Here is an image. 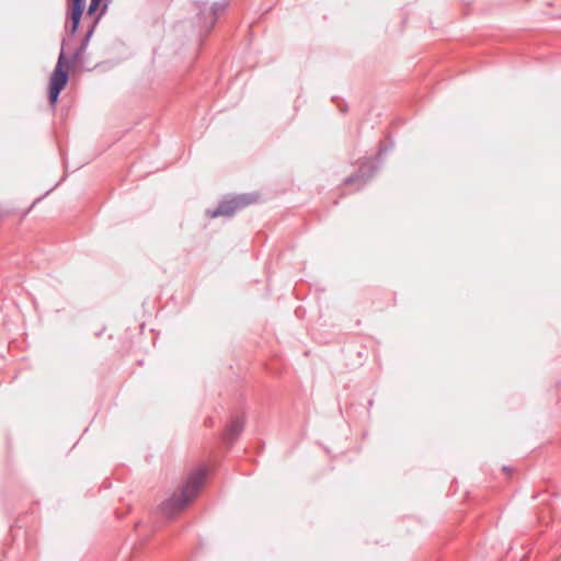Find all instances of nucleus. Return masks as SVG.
<instances>
[{
	"label": "nucleus",
	"instance_id": "nucleus-4",
	"mask_svg": "<svg viewBox=\"0 0 561 561\" xmlns=\"http://www.w3.org/2000/svg\"><path fill=\"white\" fill-rule=\"evenodd\" d=\"M383 154H385V151L382 149H379L376 158H374V159L373 158L365 159L360 163L357 172H355L354 174L347 176L344 180V184L345 185H351V184H354V183H359L357 188L363 187L374 176V174L377 172Z\"/></svg>",
	"mask_w": 561,
	"mask_h": 561
},
{
	"label": "nucleus",
	"instance_id": "nucleus-3",
	"mask_svg": "<svg viewBox=\"0 0 561 561\" xmlns=\"http://www.w3.org/2000/svg\"><path fill=\"white\" fill-rule=\"evenodd\" d=\"M259 199L257 193H247L240 195H227L214 209H207L206 214L210 218H217L220 216L232 217L238 210L254 204Z\"/></svg>",
	"mask_w": 561,
	"mask_h": 561
},
{
	"label": "nucleus",
	"instance_id": "nucleus-13",
	"mask_svg": "<svg viewBox=\"0 0 561 561\" xmlns=\"http://www.w3.org/2000/svg\"><path fill=\"white\" fill-rule=\"evenodd\" d=\"M41 199H42V197L36 198L30 208H32V207H33L37 202H39ZM30 210H31V209H28V210L26 211V214H27Z\"/></svg>",
	"mask_w": 561,
	"mask_h": 561
},
{
	"label": "nucleus",
	"instance_id": "nucleus-1",
	"mask_svg": "<svg viewBox=\"0 0 561 561\" xmlns=\"http://www.w3.org/2000/svg\"><path fill=\"white\" fill-rule=\"evenodd\" d=\"M106 7L107 5L105 3L103 5L100 14L95 18V20L93 21L91 26L85 32L84 36L82 37V39L80 42V45L76 48V50L73 51L70 59H67V57H66L65 38L62 39L61 50L58 56L57 64L53 70V73L50 75L49 83H48V102L53 107H55V105L57 104L60 92L65 89V87L67 85V83L69 81V70H70L71 62L81 61V59L89 46L90 39L94 33V30L99 23V20L101 18V15L103 14V12L105 11Z\"/></svg>",
	"mask_w": 561,
	"mask_h": 561
},
{
	"label": "nucleus",
	"instance_id": "nucleus-16",
	"mask_svg": "<svg viewBox=\"0 0 561 561\" xmlns=\"http://www.w3.org/2000/svg\"><path fill=\"white\" fill-rule=\"evenodd\" d=\"M503 470H504V471H508V470H511V468H510V467L504 466V467H503Z\"/></svg>",
	"mask_w": 561,
	"mask_h": 561
},
{
	"label": "nucleus",
	"instance_id": "nucleus-11",
	"mask_svg": "<svg viewBox=\"0 0 561 561\" xmlns=\"http://www.w3.org/2000/svg\"><path fill=\"white\" fill-rule=\"evenodd\" d=\"M205 425L206 426H213L214 425V420L211 417H208L205 420Z\"/></svg>",
	"mask_w": 561,
	"mask_h": 561
},
{
	"label": "nucleus",
	"instance_id": "nucleus-10",
	"mask_svg": "<svg viewBox=\"0 0 561 561\" xmlns=\"http://www.w3.org/2000/svg\"><path fill=\"white\" fill-rule=\"evenodd\" d=\"M198 8H199L198 18L202 19V15L204 14V12L207 9V2H198Z\"/></svg>",
	"mask_w": 561,
	"mask_h": 561
},
{
	"label": "nucleus",
	"instance_id": "nucleus-15",
	"mask_svg": "<svg viewBox=\"0 0 561 561\" xmlns=\"http://www.w3.org/2000/svg\"><path fill=\"white\" fill-rule=\"evenodd\" d=\"M373 403H374V401H373V399H370V400L368 401V405H369V408L373 405Z\"/></svg>",
	"mask_w": 561,
	"mask_h": 561
},
{
	"label": "nucleus",
	"instance_id": "nucleus-12",
	"mask_svg": "<svg viewBox=\"0 0 561 561\" xmlns=\"http://www.w3.org/2000/svg\"><path fill=\"white\" fill-rule=\"evenodd\" d=\"M340 111L345 113L347 111V105L345 104L344 106H340Z\"/></svg>",
	"mask_w": 561,
	"mask_h": 561
},
{
	"label": "nucleus",
	"instance_id": "nucleus-8",
	"mask_svg": "<svg viewBox=\"0 0 561 561\" xmlns=\"http://www.w3.org/2000/svg\"><path fill=\"white\" fill-rule=\"evenodd\" d=\"M87 0H67V12H84Z\"/></svg>",
	"mask_w": 561,
	"mask_h": 561
},
{
	"label": "nucleus",
	"instance_id": "nucleus-2",
	"mask_svg": "<svg viewBox=\"0 0 561 561\" xmlns=\"http://www.w3.org/2000/svg\"><path fill=\"white\" fill-rule=\"evenodd\" d=\"M206 473L207 471L205 468H199L192 472L182 485L180 493H174L160 505V513L168 518H171L178 512L184 510L198 494L204 484Z\"/></svg>",
	"mask_w": 561,
	"mask_h": 561
},
{
	"label": "nucleus",
	"instance_id": "nucleus-6",
	"mask_svg": "<svg viewBox=\"0 0 561 561\" xmlns=\"http://www.w3.org/2000/svg\"><path fill=\"white\" fill-rule=\"evenodd\" d=\"M229 5V1L228 0H225V1H220V2H215L213 5H211V10H210V15H211V20L208 24H206L205 28H206V32H210L211 28L214 27L216 21H217V16L225 12L226 9L228 8Z\"/></svg>",
	"mask_w": 561,
	"mask_h": 561
},
{
	"label": "nucleus",
	"instance_id": "nucleus-14",
	"mask_svg": "<svg viewBox=\"0 0 561 561\" xmlns=\"http://www.w3.org/2000/svg\"><path fill=\"white\" fill-rule=\"evenodd\" d=\"M4 217V211L0 208V219Z\"/></svg>",
	"mask_w": 561,
	"mask_h": 561
},
{
	"label": "nucleus",
	"instance_id": "nucleus-7",
	"mask_svg": "<svg viewBox=\"0 0 561 561\" xmlns=\"http://www.w3.org/2000/svg\"><path fill=\"white\" fill-rule=\"evenodd\" d=\"M81 12H67V23H66V31L70 35H75L80 26V21L82 18Z\"/></svg>",
	"mask_w": 561,
	"mask_h": 561
},
{
	"label": "nucleus",
	"instance_id": "nucleus-5",
	"mask_svg": "<svg viewBox=\"0 0 561 561\" xmlns=\"http://www.w3.org/2000/svg\"><path fill=\"white\" fill-rule=\"evenodd\" d=\"M244 428V420L241 416H233L224 433V440L232 445V443L240 436Z\"/></svg>",
	"mask_w": 561,
	"mask_h": 561
},
{
	"label": "nucleus",
	"instance_id": "nucleus-9",
	"mask_svg": "<svg viewBox=\"0 0 561 561\" xmlns=\"http://www.w3.org/2000/svg\"><path fill=\"white\" fill-rule=\"evenodd\" d=\"M101 0H91L88 7V14L92 15L99 8Z\"/></svg>",
	"mask_w": 561,
	"mask_h": 561
}]
</instances>
